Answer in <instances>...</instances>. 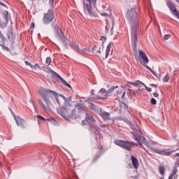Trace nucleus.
<instances>
[{"label": "nucleus", "mask_w": 179, "mask_h": 179, "mask_svg": "<svg viewBox=\"0 0 179 179\" xmlns=\"http://www.w3.org/2000/svg\"><path fill=\"white\" fill-rule=\"evenodd\" d=\"M127 19L131 26L132 50L136 52L138 51L136 43L138 42V33H139V21L138 20L136 8H133L127 12Z\"/></svg>", "instance_id": "obj_1"}, {"label": "nucleus", "mask_w": 179, "mask_h": 179, "mask_svg": "<svg viewBox=\"0 0 179 179\" xmlns=\"http://www.w3.org/2000/svg\"><path fill=\"white\" fill-rule=\"evenodd\" d=\"M39 93L43 100V101H45L46 106L44 105V103H43V101H39V103L41 104V106H42V108H43V110L45 111V113H50V106L51 104V102H50V98H48V94H52V96H54V97L56 99L57 103L58 104L59 103V99H58V96H59L60 97H62V99H63L64 100V101H67L68 99H66V97H65V96L59 94H58V93L55 92L53 90H48L46 88H43L41 87L39 90Z\"/></svg>", "instance_id": "obj_2"}, {"label": "nucleus", "mask_w": 179, "mask_h": 179, "mask_svg": "<svg viewBox=\"0 0 179 179\" xmlns=\"http://www.w3.org/2000/svg\"><path fill=\"white\" fill-rule=\"evenodd\" d=\"M130 127L133 130V131H131L132 135H134L135 140L138 141L140 146H142V148H143L142 145H145V146H148V148H149V142L146 141V138L145 137H141L142 131H141L139 127H138V126H136V127L132 124H130Z\"/></svg>", "instance_id": "obj_3"}, {"label": "nucleus", "mask_w": 179, "mask_h": 179, "mask_svg": "<svg viewBox=\"0 0 179 179\" xmlns=\"http://www.w3.org/2000/svg\"><path fill=\"white\" fill-rule=\"evenodd\" d=\"M97 5V0H85L83 2V11L86 15H89L91 17H94L93 8Z\"/></svg>", "instance_id": "obj_4"}, {"label": "nucleus", "mask_w": 179, "mask_h": 179, "mask_svg": "<svg viewBox=\"0 0 179 179\" xmlns=\"http://www.w3.org/2000/svg\"><path fill=\"white\" fill-rule=\"evenodd\" d=\"M115 145L122 148L123 149H126L129 152H131V149H132L133 146H138V144L131 142V141H125L122 140H115L114 141Z\"/></svg>", "instance_id": "obj_5"}, {"label": "nucleus", "mask_w": 179, "mask_h": 179, "mask_svg": "<svg viewBox=\"0 0 179 179\" xmlns=\"http://www.w3.org/2000/svg\"><path fill=\"white\" fill-rule=\"evenodd\" d=\"M138 59L140 64H141V65H143V66H145V68H146V66H148V65H146V64H149V59L148 58V55H146V53L143 50H138Z\"/></svg>", "instance_id": "obj_6"}, {"label": "nucleus", "mask_w": 179, "mask_h": 179, "mask_svg": "<svg viewBox=\"0 0 179 179\" xmlns=\"http://www.w3.org/2000/svg\"><path fill=\"white\" fill-rule=\"evenodd\" d=\"M85 120L89 124H93V127L95 129L93 130V127H90V129L92 131V132H94V131H97L99 129V126L96 124V119H94V117L92 115V114H89L87 112L85 113Z\"/></svg>", "instance_id": "obj_7"}, {"label": "nucleus", "mask_w": 179, "mask_h": 179, "mask_svg": "<svg viewBox=\"0 0 179 179\" xmlns=\"http://www.w3.org/2000/svg\"><path fill=\"white\" fill-rule=\"evenodd\" d=\"M71 104L65 103L64 106L61 108H57V113L63 117L65 120H69V115H68V110H66V107H70Z\"/></svg>", "instance_id": "obj_8"}, {"label": "nucleus", "mask_w": 179, "mask_h": 179, "mask_svg": "<svg viewBox=\"0 0 179 179\" xmlns=\"http://www.w3.org/2000/svg\"><path fill=\"white\" fill-rule=\"evenodd\" d=\"M54 20V11L52 10H49L48 13L44 14L43 16V23L44 24H49Z\"/></svg>", "instance_id": "obj_9"}, {"label": "nucleus", "mask_w": 179, "mask_h": 179, "mask_svg": "<svg viewBox=\"0 0 179 179\" xmlns=\"http://www.w3.org/2000/svg\"><path fill=\"white\" fill-rule=\"evenodd\" d=\"M150 149L152 152H155V153H157L158 155H162V156H170L171 155V153L175 152L174 150L167 151V150L166 149L160 150L159 148H153V147H150Z\"/></svg>", "instance_id": "obj_10"}, {"label": "nucleus", "mask_w": 179, "mask_h": 179, "mask_svg": "<svg viewBox=\"0 0 179 179\" xmlns=\"http://www.w3.org/2000/svg\"><path fill=\"white\" fill-rule=\"evenodd\" d=\"M57 36L58 38L62 41V43L64 45V48H68V44L66 43V41H65V35H64V33L62 32V29L61 28L57 29Z\"/></svg>", "instance_id": "obj_11"}, {"label": "nucleus", "mask_w": 179, "mask_h": 179, "mask_svg": "<svg viewBox=\"0 0 179 179\" xmlns=\"http://www.w3.org/2000/svg\"><path fill=\"white\" fill-rule=\"evenodd\" d=\"M167 6L169 8L171 12L175 15V16H177V17L179 19V11L176 8V6L174 3L171 2H167Z\"/></svg>", "instance_id": "obj_12"}, {"label": "nucleus", "mask_w": 179, "mask_h": 179, "mask_svg": "<svg viewBox=\"0 0 179 179\" xmlns=\"http://www.w3.org/2000/svg\"><path fill=\"white\" fill-rule=\"evenodd\" d=\"M99 115L101 117L103 121H109V120H111V117H110V113L104 110H101V109H99Z\"/></svg>", "instance_id": "obj_13"}, {"label": "nucleus", "mask_w": 179, "mask_h": 179, "mask_svg": "<svg viewBox=\"0 0 179 179\" xmlns=\"http://www.w3.org/2000/svg\"><path fill=\"white\" fill-rule=\"evenodd\" d=\"M42 70L45 71V72H47L48 71H49L50 73H52V75H53V76H55V78H57V79L59 80L61 78V76H59V74L57 73V72L54 71L53 70L50 69L49 68L44 66V67H43Z\"/></svg>", "instance_id": "obj_14"}, {"label": "nucleus", "mask_w": 179, "mask_h": 179, "mask_svg": "<svg viewBox=\"0 0 179 179\" xmlns=\"http://www.w3.org/2000/svg\"><path fill=\"white\" fill-rule=\"evenodd\" d=\"M42 70L45 71V72H47L48 71H49L50 73H52V75H53V76H55V78H57V79L59 80L61 78V76H59V74L57 73V72L54 71L53 70L50 69L49 68L44 66V67H43Z\"/></svg>", "instance_id": "obj_15"}, {"label": "nucleus", "mask_w": 179, "mask_h": 179, "mask_svg": "<svg viewBox=\"0 0 179 179\" xmlns=\"http://www.w3.org/2000/svg\"><path fill=\"white\" fill-rule=\"evenodd\" d=\"M177 166L175 165L174 168L173 169L171 174L169 176V179H176L178 177L177 173H178V169H177Z\"/></svg>", "instance_id": "obj_16"}, {"label": "nucleus", "mask_w": 179, "mask_h": 179, "mask_svg": "<svg viewBox=\"0 0 179 179\" xmlns=\"http://www.w3.org/2000/svg\"><path fill=\"white\" fill-rule=\"evenodd\" d=\"M15 119L18 127H21V128H24V125L23 124H24V120H23L20 116L15 117Z\"/></svg>", "instance_id": "obj_17"}, {"label": "nucleus", "mask_w": 179, "mask_h": 179, "mask_svg": "<svg viewBox=\"0 0 179 179\" xmlns=\"http://www.w3.org/2000/svg\"><path fill=\"white\" fill-rule=\"evenodd\" d=\"M131 162L134 169H138V167H139V162L138 161V159H136V157H135L134 155L131 156Z\"/></svg>", "instance_id": "obj_18"}, {"label": "nucleus", "mask_w": 179, "mask_h": 179, "mask_svg": "<svg viewBox=\"0 0 179 179\" xmlns=\"http://www.w3.org/2000/svg\"><path fill=\"white\" fill-rule=\"evenodd\" d=\"M70 46H71L72 48L75 50L77 52H79V51H80V48H79V45H78V44H76V43L73 41L71 42Z\"/></svg>", "instance_id": "obj_19"}, {"label": "nucleus", "mask_w": 179, "mask_h": 179, "mask_svg": "<svg viewBox=\"0 0 179 179\" xmlns=\"http://www.w3.org/2000/svg\"><path fill=\"white\" fill-rule=\"evenodd\" d=\"M112 45H113V43L110 42L106 48L105 58H108V55H110V51H111Z\"/></svg>", "instance_id": "obj_20"}, {"label": "nucleus", "mask_w": 179, "mask_h": 179, "mask_svg": "<svg viewBox=\"0 0 179 179\" xmlns=\"http://www.w3.org/2000/svg\"><path fill=\"white\" fill-rule=\"evenodd\" d=\"M99 94H104V93H106L104 97H98L97 100H99V99H106L108 94H107V90H106V89L104 88H101L99 91Z\"/></svg>", "instance_id": "obj_21"}, {"label": "nucleus", "mask_w": 179, "mask_h": 179, "mask_svg": "<svg viewBox=\"0 0 179 179\" xmlns=\"http://www.w3.org/2000/svg\"><path fill=\"white\" fill-rule=\"evenodd\" d=\"M89 108L92 110V111H100L101 108H99V106L94 105V103H90Z\"/></svg>", "instance_id": "obj_22"}, {"label": "nucleus", "mask_w": 179, "mask_h": 179, "mask_svg": "<svg viewBox=\"0 0 179 179\" xmlns=\"http://www.w3.org/2000/svg\"><path fill=\"white\" fill-rule=\"evenodd\" d=\"M90 52V49L85 48V49H80V51H78V52L79 54H81V55H86L89 54Z\"/></svg>", "instance_id": "obj_23"}, {"label": "nucleus", "mask_w": 179, "mask_h": 179, "mask_svg": "<svg viewBox=\"0 0 179 179\" xmlns=\"http://www.w3.org/2000/svg\"><path fill=\"white\" fill-rule=\"evenodd\" d=\"M129 85H131V86H134L135 87H136V86H141V85H142L143 86H145V84H143V83L141 82L140 80H137L135 83H129Z\"/></svg>", "instance_id": "obj_24"}, {"label": "nucleus", "mask_w": 179, "mask_h": 179, "mask_svg": "<svg viewBox=\"0 0 179 179\" xmlns=\"http://www.w3.org/2000/svg\"><path fill=\"white\" fill-rule=\"evenodd\" d=\"M115 89H118V86H113L111 87L108 91H107V94H111V93H113V92H114V90H115Z\"/></svg>", "instance_id": "obj_25"}, {"label": "nucleus", "mask_w": 179, "mask_h": 179, "mask_svg": "<svg viewBox=\"0 0 179 179\" xmlns=\"http://www.w3.org/2000/svg\"><path fill=\"white\" fill-rule=\"evenodd\" d=\"M169 80H170V73H166V75L163 78V82H164V83H167V82H169Z\"/></svg>", "instance_id": "obj_26"}, {"label": "nucleus", "mask_w": 179, "mask_h": 179, "mask_svg": "<svg viewBox=\"0 0 179 179\" xmlns=\"http://www.w3.org/2000/svg\"><path fill=\"white\" fill-rule=\"evenodd\" d=\"M59 80H60L62 83H64L65 86H66L67 87H71V85H69L65 80H64L62 77H61L60 79H59Z\"/></svg>", "instance_id": "obj_27"}, {"label": "nucleus", "mask_w": 179, "mask_h": 179, "mask_svg": "<svg viewBox=\"0 0 179 179\" xmlns=\"http://www.w3.org/2000/svg\"><path fill=\"white\" fill-rule=\"evenodd\" d=\"M76 108L80 110H83V108H85V106H83V104L80 103H76Z\"/></svg>", "instance_id": "obj_28"}, {"label": "nucleus", "mask_w": 179, "mask_h": 179, "mask_svg": "<svg viewBox=\"0 0 179 179\" xmlns=\"http://www.w3.org/2000/svg\"><path fill=\"white\" fill-rule=\"evenodd\" d=\"M159 171L162 176H164L166 169L164 166H159Z\"/></svg>", "instance_id": "obj_29"}, {"label": "nucleus", "mask_w": 179, "mask_h": 179, "mask_svg": "<svg viewBox=\"0 0 179 179\" xmlns=\"http://www.w3.org/2000/svg\"><path fill=\"white\" fill-rule=\"evenodd\" d=\"M45 64H46L47 66H50V65H51V57H48L46 58Z\"/></svg>", "instance_id": "obj_30"}, {"label": "nucleus", "mask_w": 179, "mask_h": 179, "mask_svg": "<svg viewBox=\"0 0 179 179\" xmlns=\"http://www.w3.org/2000/svg\"><path fill=\"white\" fill-rule=\"evenodd\" d=\"M145 68L148 69V71H150V72L152 73V75H155V76H157V74L156 73V71H153L149 66H145Z\"/></svg>", "instance_id": "obj_31"}, {"label": "nucleus", "mask_w": 179, "mask_h": 179, "mask_svg": "<svg viewBox=\"0 0 179 179\" xmlns=\"http://www.w3.org/2000/svg\"><path fill=\"white\" fill-rule=\"evenodd\" d=\"M31 69H36L37 68L41 69L40 66H38V64H35L34 65L31 64Z\"/></svg>", "instance_id": "obj_32"}, {"label": "nucleus", "mask_w": 179, "mask_h": 179, "mask_svg": "<svg viewBox=\"0 0 179 179\" xmlns=\"http://www.w3.org/2000/svg\"><path fill=\"white\" fill-rule=\"evenodd\" d=\"M1 46L2 47V49H3L4 51H8V52L10 51V50L9 48H8V47H6V46H5V45H1Z\"/></svg>", "instance_id": "obj_33"}, {"label": "nucleus", "mask_w": 179, "mask_h": 179, "mask_svg": "<svg viewBox=\"0 0 179 179\" xmlns=\"http://www.w3.org/2000/svg\"><path fill=\"white\" fill-rule=\"evenodd\" d=\"M151 103L156 105L157 103V101L155 98L151 99Z\"/></svg>", "instance_id": "obj_34"}, {"label": "nucleus", "mask_w": 179, "mask_h": 179, "mask_svg": "<svg viewBox=\"0 0 179 179\" xmlns=\"http://www.w3.org/2000/svg\"><path fill=\"white\" fill-rule=\"evenodd\" d=\"M4 19L6 20V23H8V22H9L8 13L6 14H5Z\"/></svg>", "instance_id": "obj_35"}, {"label": "nucleus", "mask_w": 179, "mask_h": 179, "mask_svg": "<svg viewBox=\"0 0 179 179\" xmlns=\"http://www.w3.org/2000/svg\"><path fill=\"white\" fill-rule=\"evenodd\" d=\"M170 37H171V36H170V34H166L164 36V39L169 40V38H170Z\"/></svg>", "instance_id": "obj_36"}, {"label": "nucleus", "mask_w": 179, "mask_h": 179, "mask_svg": "<svg viewBox=\"0 0 179 179\" xmlns=\"http://www.w3.org/2000/svg\"><path fill=\"white\" fill-rule=\"evenodd\" d=\"M144 87H145L147 92H152V88L148 87V86H146V85H145Z\"/></svg>", "instance_id": "obj_37"}, {"label": "nucleus", "mask_w": 179, "mask_h": 179, "mask_svg": "<svg viewBox=\"0 0 179 179\" xmlns=\"http://www.w3.org/2000/svg\"><path fill=\"white\" fill-rule=\"evenodd\" d=\"M29 101H30L31 104H32L34 109L36 110V105H34V101H33V99H30Z\"/></svg>", "instance_id": "obj_38"}, {"label": "nucleus", "mask_w": 179, "mask_h": 179, "mask_svg": "<svg viewBox=\"0 0 179 179\" xmlns=\"http://www.w3.org/2000/svg\"><path fill=\"white\" fill-rule=\"evenodd\" d=\"M50 6H52L54 5V0H49Z\"/></svg>", "instance_id": "obj_39"}, {"label": "nucleus", "mask_w": 179, "mask_h": 179, "mask_svg": "<svg viewBox=\"0 0 179 179\" xmlns=\"http://www.w3.org/2000/svg\"><path fill=\"white\" fill-rule=\"evenodd\" d=\"M39 120H43L44 121H45V118H44L43 116L41 115H37L36 116Z\"/></svg>", "instance_id": "obj_40"}, {"label": "nucleus", "mask_w": 179, "mask_h": 179, "mask_svg": "<svg viewBox=\"0 0 179 179\" xmlns=\"http://www.w3.org/2000/svg\"><path fill=\"white\" fill-rule=\"evenodd\" d=\"M100 40H101V41H103V43H105V41H106V37L101 36V38H100Z\"/></svg>", "instance_id": "obj_41"}, {"label": "nucleus", "mask_w": 179, "mask_h": 179, "mask_svg": "<svg viewBox=\"0 0 179 179\" xmlns=\"http://www.w3.org/2000/svg\"><path fill=\"white\" fill-rule=\"evenodd\" d=\"M101 16H108V14L107 13H101Z\"/></svg>", "instance_id": "obj_42"}, {"label": "nucleus", "mask_w": 179, "mask_h": 179, "mask_svg": "<svg viewBox=\"0 0 179 179\" xmlns=\"http://www.w3.org/2000/svg\"><path fill=\"white\" fill-rule=\"evenodd\" d=\"M94 100V98H88L87 101H93Z\"/></svg>", "instance_id": "obj_43"}, {"label": "nucleus", "mask_w": 179, "mask_h": 179, "mask_svg": "<svg viewBox=\"0 0 179 179\" xmlns=\"http://www.w3.org/2000/svg\"><path fill=\"white\" fill-rule=\"evenodd\" d=\"M31 29H34V22H31V27H30Z\"/></svg>", "instance_id": "obj_44"}, {"label": "nucleus", "mask_w": 179, "mask_h": 179, "mask_svg": "<svg viewBox=\"0 0 179 179\" xmlns=\"http://www.w3.org/2000/svg\"><path fill=\"white\" fill-rule=\"evenodd\" d=\"M153 96H154V97H159V94L155 92V93L153 94Z\"/></svg>", "instance_id": "obj_45"}, {"label": "nucleus", "mask_w": 179, "mask_h": 179, "mask_svg": "<svg viewBox=\"0 0 179 179\" xmlns=\"http://www.w3.org/2000/svg\"><path fill=\"white\" fill-rule=\"evenodd\" d=\"M25 65L31 66V64H30L29 62H25Z\"/></svg>", "instance_id": "obj_46"}, {"label": "nucleus", "mask_w": 179, "mask_h": 179, "mask_svg": "<svg viewBox=\"0 0 179 179\" xmlns=\"http://www.w3.org/2000/svg\"><path fill=\"white\" fill-rule=\"evenodd\" d=\"M131 93H132L133 94H136V93H138V91H134V90H132V91H131Z\"/></svg>", "instance_id": "obj_47"}, {"label": "nucleus", "mask_w": 179, "mask_h": 179, "mask_svg": "<svg viewBox=\"0 0 179 179\" xmlns=\"http://www.w3.org/2000/svg\"><path fill=\"white\" fill-rule=\"evenodd\" d=\"M0 5H1V6L6 7V5L5 3L1 2V1H0Z\"/></svg>", "instance_id": "obj_48"}, {"label": "nucleus", "mask_w": 179, "mask_h": 179, "mask_svg": "<svg viewBox=\"0 0 179 179\" xmlns=\"http://www.w3.org/2000/svg\"><path fill=\"white\" fill-rule=\"evenodd\" d=\"M90 94L94 95V90L90 91Z\"/></svg>", "instance_id": "obj_49"}, {"label": "nucleus", "mask_w": 179, "mask_h": 179, "mask_svg": "<svg viewBox=\"0 0 179 179\" xmlns=\"http://www.w3.org/2000/svg\"><path fill=\"white\" fill-rule=\"evenodd\" d=\"M125 97V92H123L122 95V99H124Z\"/></svg>", "instance_id": "obj_50"}, {"label": "nucleus", "mask_w": 179, "mask_h": 179, "mask_svg": "<svg viewBox=\"0 0 179 179\" xmlns=\"http://www.w3.org/2000/svg\"><path fill=\"white\" fill-rule=\"evenodd\" d=\"M3 165L2 164V162H1V161H0V169H1V167H2Z\"/></svg>", "instance_id": "obj_51"}, {"label": "nucleus", "mask_w": 179, "mask_h": 179, "mask_svg": "<svg viewBox=\"0 0 179 179\" xmlns=\"http://www.w3.org/2000/svg\"><path fill=\"white\" fill-rule=\"evenodd\" d=\"M97 52H98V54H101V50H99L97 51Z\"/></svg>", "instance_id": "obj_52"}, {"label": "nucleus", "mask_w": 179, "mask_h": 179, "mask_svg": "<svg viewBox=\"0 0 179 179\" xmlns=\"http://www.w3.org/2000/svg\"><path fill=\"white\" fill-rule=\"evenodd\" d=\"M176 156H177V157H179V152L176 154Z\"/></svg>", "instance_id": "obj_53"}, {"label": "nucleus", "mask_w": 179, "mask_h": 179, "mask_svg": "<svg viewBox=\"0 0 179 179\" xmlns=\"http://www.w3.org/2000/svg\"><path fill=\"white\" fill-rule=\"evenodd\" d=\"M106 30L107 31H108V27H106Z\"/></svg>", "instance_id": "obj_54"}, {"label": "nucleus", "mask_w": 179, "mask_h": 179, "mask_svg": "<svg viewBox=\"0 0 179 179\" xmlns=\"http://www.w3.org/2000/svg\"><path fill=\"white\" fill-rule=\"evenodd\" d=\"M103 127H104L105 128H108V125H103Z\"/></svg>", "instance_id": "obj_55"}, {"label": "nucleus", "mask_w": 179, "mask_h": 179, "mask_svg": "<svg viewBox=\"0 0 179 179\" xmlns=\"http://www.w3.org/2000/svg\"><path fill=\"white\" fill-rule=\"evenodd\" d=\"M108 13L110 14L111 13V10H108Z\"/></svg>", "instance_id": "obj_56"}, {"label": "nucleus", "mask_w": 179, "mask_h": 179, "mask_svg": "<svg viewBox=\"0 0 179 179\" xmlns=\"http://www.w3.org/2000/svg\"><path fill=\"white\" fill-rule=\"evenodd\" d=\"M151 86H154V87H156V85L155 84H152Z\"/></svg>", "instance_id": "obj_57"}, {"label": "nucleus", "mask_w": 179, "mask_h": 179, "mask_svg": "<svg viewBox=\"0 0 179 179\" xmlns=\"http://www.w3.org/2000/svg\"><path fill=\"white\" fill-rule=\"evenodd\" d=\"M176 1L177 2V3H179V0H176Z\"/></svg>", "instance_id": "obj_58"}, {"label": "nucleus", "mask_w": 179, "mask_h": 179, "mask_svg": "<svg viewBox=\"0 0 179 179\" xmlns=\"http://www.w3.org/2000/svg\"><path fill=\"white\" fill-rule=\"evenodd\" d=\"M2 35V33L1 32V31H0V36H1Z\"/></svg>", "instance_id": "obj_59"}, {"label": "nucleus", "mask_w": 179, "mask_h": 179, "mask_svg": "<svg viewBox=\"0 0 179 179\" xmlns=\"http://www.w3.org/2000/svg\"><path fill=\"white\" fill-rule=\"evenodd\" d=\"M117 94H118V92H117Z\"/></svg>", "instance_id": "obj_60"}, {"label": "nucleus", "mask_w": 179, "mask_h": 179, "mask_svg": "<svg viewBox=\"0 0 179 179\" xmlns=\"http://www.w3.org/2000/svg\"><path fill=\"white\" fill-rule=\"evenodd\" d=\"M10 110L12 111V110L10 108Z\"/></svg>", "instance_id": "obj_61"}, {"label": "nucleus", "mask_w": 179, "mask_h": 179, "mask_svg": "<svg viewBox=\"0 0 179 179\" xmlns=\"http://www.w3.org/2000/svg\"><path fill=\"white\" fill-rule=\"evenodd\" d=\"M160 179H163V178H161Z\"/></svg>", "instance_id": "obj_62"}]
</instances>
